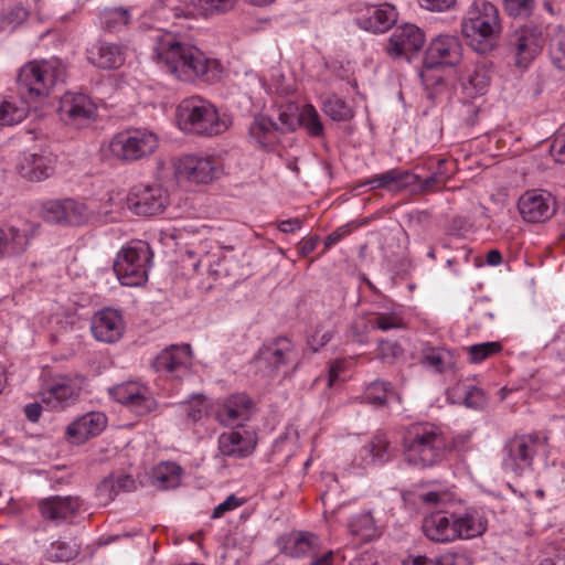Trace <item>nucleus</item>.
I'll return each instance as SVG.
<instances>
[{
  "label": "nucleus",
  "mask_w": 565,
  "mask_h": 565,
  "mask_svg": "<svg viewBox=\"0 0 565 565\" xmlns=\"http://www.w3.org/2000/svg\"><path fill=\"white\" fill-rule=\"evenodd\" d=\"M459 439H449L441 426L431 422H416L405 427L402 455L405 463L415 469L440 466L456 448Z\"/></svg>",
  "instance_id": "obj_1"
},
{
  "label": "nucleus",
  "mask_w": 565,
  "mask_h": 565,
  "mask_svg": "<svg viewBox=\"0 0 565 565\" xmlns=\"http://www.w3.org/2000/svg\"><path fill=\"white\" fill-rule=\"evenodd\" d=\"M154 52L166 71L180 81L192 82L200 78L214 83L221 77L222 65L218 61L207 58L196 46L171 35L160 39Z\"/></svg>",
  "instance_id": "obj_2"
},
{
  "label": "nucleus",
  "mask_w": 565,
  "mask_h": 565,
  "mask_svg": "<svg viewBox=\"0 0 565 565\" xmlns=\"http://www.w3.org/2000/svg\"><path fill=\"white\" fill-rule=\"evenodd\" d=\"M461 31L469 46L486 54L493 50L502 31L498 8L486 0H475Z\"/></svg>",
  "instance_id": "obj_3"
},
{
  "label": "nucleus",
  "mask_w": 565,
  "mask_h": 565,
  "mask_svg": "<svg viewBox=\"0 0 565 565\" xmlns=\"http://www.w3.org/2000/svg\"><path fill=\"white\" fill-rule=\"evenodd\" d=\"M177 118L183 131L199 136H215L227 129L215 107L199 96L182 100L177 108Z\"/></svg>",
  "instance_id": "obj_4"
},
{
  "label": "nucleus",
  "mask_w": 565,
  "mask_h": 565,
  "mask_svg": "<svg viewBox=\"0 0 565 565\" xmlns=\"http://www.w3.org/2000/svg\"><path fill=\"white\" fill-rule=\"evenodd\" d=\"M65 77V66L57 60L29 62L18 74V84L30 96L44 97Z\"/></svg>",
  "instance_id": "obj_5"
},
{
  "label": "nucleus",
  "mask_w": 565,
  "mask_h": 565,
  "mask_svg": "<svg viewBox=\"0 0 565 565\" xmlns=\"http://www.w3.org/2000/svg\"><path fill=\"white\" fill-rule=\"evenodd\" d=\"M158 147V137L145 128L128 129L116 134L109 141L110 154L121 161L132 162L149 157Z\"/></svg>",
  "instance_id": "obj_6"
},
{
  "label": "nucleus",
  "mask_w": 565,
  "mask_h": 565,
  "mask_svg": "<svg viewBox=\"0 0 565 565\" xmlns=\"http://www.w3.org/2000/svg\"><path fill=\"white\" fill-rule=\"evenodd\" d=\"M151 257L150 248L145 243L122 248L114 264L119 281L130 287L143 285L148 279Z\"/></svg>",
  "instance_id": "obj_7"
},
{
  "label": "nucleus",
  "mask_w": 565,
  "mask_h": 565,
  "mask_svg": "<svg viewBox=\"0 0 565 565\" xmlns=\"http://www.w3.org/2000/svg\"><path fill=\"white\" fill-rule=\"evenodd\" d=\"M548 437L542 433H531L514 436L507 445V457L503 460L505 469L521 475L522 471L532 466L535 455L546 452Z\"/></svg>",
  "instance_id": "obj_8"
},
{
  "label": "nucleus",
  "mask_w": 565,
  "mask_h": 565,
  "mask_svg": "<svg viewBox=\"0 0 565 565\" xmlns=\"http://www.w3.org/2000/svg\"><path fill=\"white\" fill-rule=\"evenodd\" d=\"M84 383L85 379L79 375H55L42 388L41 403L50 409L63 411L78 399Z\"/></svg>",
  "instance_id": "obj_9"
},
{
  "label": "nucleus",
  "mask_w": 565,
  "mask_h": 565,
  "mask_svg": "<svg viewBox=\"0 0 565 565\" xmlns=\"http://www.w3.org/2000/svg\"><path fill=\"white\" fill-rule=\"evenodd\" d=\"M237 0H199L193 1L168 0L166 9L170 11L173 19L195 20L199 15L212 18L232 11Z\"/></svg>",
  "instance_id": "obj_10"
},
{
  "label": "nucleus",
  "mask_w": 565,
  "mask_h": 565,
  "mask_svg": "<svg viewBox=\"0 0 565 565\" xmlns=\"http://www.w3.org/2000/svg\"><path fill=\"white\" fill-rule=\"evenodd\" d=\"M57 113L65 125L82 128L94 120L96 106L87 95L68 92L61 97Z\"/></svg>",
  "instance_id": "obj_11"
},
{
  "label": "nucleus",
  "mask_w": 565,
  "mask_h": 565,
  "mask_svg": "<svg viewBox=\"0 0 565 565\" xmlns=\"http://www.w3.org/2000/svg\"><path fill=\"white\" fill-rule=\"evenodd\" d=\"M127 204L135 214L151 216L166 209L168 194L159 184H138L130 190Z\"/></svg>",
  "instance_id": "obj_12"
},
{
  "label": "nucleus",
  "mask_w": 565,
  "mask_h": 565,
  "mask_svg": "<svg viewBox=\"0 0 565 565\" xmlns=\"http://www.w3.org/2000/svg\"><path fill=\"white\" fill-rule=\"evenodd\" d=\"M510 43L514 49L515 65L520 68H526L541 52L544 38L541 28L524 25L514 32Z\"/></svg>",
  "instance_id": "obj_13"
},
{
  "label": "nucleus",
  "mask_w": 565,
  "mask_h": 565,
  "mask_svg": "<svg viewBox=\"0 0 565 565\" xmlns=\"http://www.w3.org/2000/svg\"><path fill=\"white\" fill-rule=\"evenodd\" d=\"M216 171L217 161L211 156L188 154L174 164V173L179 181L207 183L214 179Z\"/></svg>",
  "instance_id": "obj_14"
},
{
  "label": "nucleus",
  "mask_w": 565,
  "mask_h": 565,
  "mask_svg": "<svg viewBox=\"0 0 565 565\" xmlns=\"http://www.w3.org/2000/svg\"><path fill=\"white\" fill-rule=\"evenodd\" d=\"M518 207L524 221L541 223L555 214L556 201L547 191L530 190L521 195Z\"/></svg>",
  "instance_id": "obj_15"
},
{
  "label": "nucleus",
  "mask_w": 565,
  "mask_h": 565,
  "mask_svg": "<svg viewBox=\"0 0 565 565\" xmlns=\"http://www.w3.org/2000/svg\"><path fill=\"white\" fill-rule=\"evenodd\" d=\"M462 57V45L459 38L454 35H438L428 45L424 65L428 68L439 66H455Z\"/></svg>",
  "instance_id": "obj_16"
},
{
  "label": "nucleus",
  "mask_w": 565,
  "mask_h": 565,
  "mask_svg": "<svg viewBox=\"0 0 565 565\" xmlns=\"http://www.w3.org/2000/svg\"><path fill=\"white\" fill-rule=\"evenodd\" d=\"M109 393L118 403L139 416L150 413L157 405L149 390L136 382L119 384L110 388Z\"/></svg>",
  "instance_id": "obj_17"
},
{
  "label": "nucleus",
  "mask_w": 565,
  "mask_h": 565,
  "mask_svg": "<svg viewBox=\"0 0 565 565\" xmlns=\"http://www.w3.org/2000/svg\"><path fill=\"white\" fill-rule=\"evenodd\" d=\"M90 330L97 341L115 343L124 334L125 322L118 310L105 308L93 316Z\"/></svg>",
  "instance_id": "obj_18"
},
{
  "label": "nucleus",
  "mask_w": 565,
  "mask_h": 565,
  "mask_svg": "<svg viewBox=\"0 0 565 565\" xmlns=\"http://www.w3.org/2000/svg\"><path fill=\"white\" fill-rule=\"evenodd\" d=\"M82 501L78 497L52 495L39 502V511L44 520L54 523L67 522L78 513Z\"/></svg>",
  "instance_id": "obj_19"
},
{
  "label": "nucleus",
  "mask_w": 565,
  "mask_h": 565,
  "mask_svg": "<svg viewBox=\"0 0 565 565\" xmlns=\"http://www.w3.org/2000/svg\"><path fill=\"white\" fill-rule=\"evenodd\" d=\"M425 43L424 32L414 24L397 26L388 40L387 53L393 57L419 51Z\"/></svg>",
  "instance_id": "obj_20"
},
{
  "label": "nucleus",
  "mask_w": 565,
  "mask_h": 565,
  "mask_svg": "<svg viewBox=\"0 0 565 565\" xmlns=\"http://www.w3.org/2000/svg\"><path fill=\"white\" fill-rule=\"evenodd\" d=\"M191 362L189 344L171 345L161 351L153 362L157 372L180 377L188 372Z\"/></svg>",
  "instance_id": "obj_21"
},
{
  "label": "nucleus",
  "mask_w": 565,
  "mask_h": 565,
  "mask_svg": "<svg viewBox=\"0 0 565 565\" xmlns=\"http://www.w3.org/2000/svg\"><path fill=\"white\" fill-rule=\"evenodd\" d=\"M258 362L268 364L271 369L277 370L298 359L297 351L292 342L284 337L276 338L264 344L256 356Z\"/></svg>",
  "instance_id": "obj_22"
},
{
  "label": "nucleus",
  "mask_w": 565,
  "mask_h": 565,
  "mask_svg": "<svg viewBox=\"0 0 565 565\" xmlns=\"http://www.w3.org/2000/svg\"><path fill=\"white\" fill-rule=\"evenodd\" d=\"M107 426V417L100 412H89L66 428V436L75 444H83L103 433Z\"/></svg>",
  "instance_id": "obj_23"
},
{
  "label": "nucleus",
  "mask_w": 565,
  "mask_h": 565,
  "mask_svg": "<svg viewBox=\"0 0 565 565\" xmlns=\"http://www.w3.org/2000/svg\"><path fill=\"white\" fill-rule=\"evenodd\" d=\"M253 402L246 394L230 396L217 409L216 417L224 426H242L250 417Z\"/></svg>",
  "instance_id": "obj_24"
},
{
  "label": "nucleus",
  "mask_w": 565,
  "mask_h": 565,
  "mask_svg": "<svg viewBox=\"0 0 565 565\" xmlns=\"http://www.w3.org/2000/svg\"><path fill=\"white\" fill-rule=\"evenodd\" d=\"M218 450L225 457L245 458L256 447L255 435L248 430H231L218 436Z\"/></svg>",
  "instance_id": "obj_25"
},
{
  "label": "nucleus",
  "mask_w": 565,
  "mask_h": 565,
  "mask_svg": "<svg viewBox=\"0 0 565 565\" xmlns=\"http://www.w3.org/2000/svg\"><path fill=\"white\" fill-rule=\"evenodd\" d=\"M55 158L44 153H23L18 163V171L22 178L40 182L54 173Z\"/></svg>",
  "instance_id": "obj_26"
},
{
  "label": "nucleus",
  "mask_w": 565,
  "mask_h": 565,
  "mask_svg": "<svg viewBox=\"0 0 565 565\" xmlns=\"http://www.w3.org/2000/svg\"><path fill=\"white\" fill-rule=\"evenodd\" d=\"M454 541L471 540L481 536L488 526L484 515L476 509H467L461 513H452Z\"/></svg>",
  "instance_id": "obj_27"
},
{
  "label": "nucleus",
  "mask_w": 565,
  "mask_h": 565,
  "mask_svg": "<svg viewBox=\"0 0 565 565\" xmlns=\"http://www.w3.org/2000/svg\"><path fill=\"white\" fill-rule=\"evenodd\" d=\"M422 531L431 542L441 544L455 542L452 513L436 511L425 515L422 522Z\"/></svg>",
  "instance_id": "obj_28"
},
{
  "label": "nucleus",
  "mask_w": 565,
  "mask_h": 565,
  "mask_svg": "<svg viewBox=\"0 0 565 565\" xmlns=\"http://www.w3.org/2000/svg\"><path fill=\"white\" fill-rule=\"evenodd\" d=\"M397 21V11L394 6L383 3L380 6H369L366 13L358 19V24L373 33H384L388 31Z\"/></svg>",
  "instance_id": "obj_29"
},
{
  "label": "nucleus",
  "mask_w": 565,
  "mask_h": 565,
  "mask_svg": "<svg viewBox=\"0 0 565 565\" xmlns=\"http://www.w3.org/2000/svg\"><path fill=\"white\" fill-rule=\"evenodd\" d=\"M427 164L431 173L425 179L419 177V181L416 182V189H413L415 193L438 191L452 175V169L449 168L452 163L447 159H429Z\"/></svg>",
  "instance_id": "obj_30"
},
{
  "label": "nucleus",
  "mask_w": 565,
  "mask_h": 565,
  "mask_svg": "<svg viewBox=\"0 0 565 565\" xmlns=\"http://www.w3.org/2000/svg\"><path fill=\"white\" fill-rule=\"evenodd\" d=\"M88 61L96 67L113 70L124 64L125 54L119 45L100 42L88 51Z\"/></svg>",
  "instance_id": "obj_31"
},
{
  "label": "nucleus",
  "mask_w": 565,
  "mask_h": 565,
  "mask_svg": "<svg viewBox=\"0 0 565 565\" xmlns=\"http://www.w3.org/2000/svg\"><path fill=\"white\" fill-rule=\"evenodd\" d=\"M461 88L466 97L475 98L483 95L490 84L489 70L484 64L467 68L460 77Z\"/></svg>",
  "instance_id": "obj_32"
},
{
  "label": "nucleus",
  "mask_w": 565,
  "mask_h": 565,
  "mask_svg": "<svg viewBox=\"0 0 565 565\" xmlns=\"http://www.w3.org/2000/svg\"><path fill=\"white\" fill-rule=\"evenodd\" d=\"M137 489L136 480L129 475H111L97 487V493L105 502L111 501L120 492H131Z\"/></svg>",
  "instance_id": "obj_33"
},
{
  "label": "nucleus",
  "mask_w": 565,
  "mask_h": 565,
  "mask_svg": "<svg viewBox=\"0 0 565 565\" xmlns=\"http://www.w3.org/2000/svg\"><path fill=\"white\" fill-rule=\"evenodd\" d=\"M318 548V537L310 533L290 534L284 545V553L291 557L315 556Z\"/></svg>",
  "instance_id": "obj_34"
},
{
  "label": "nucleus",
  "mask_w": 565,
  "mask_h": 565,
  "mask_svg": "<svg viewBox=\"0 0 565 565\" xmlns=\"http://www.w3.org/2000/svg\"><path fill=\"white\" fill-rule=\"evenodd\" d=\"M29 113L28 104L18 97H0V125L13 126L21 122Z\"/></svg>",
  "instance_id": "obj_35"
},
{
  "label": "nucleus",
  "mask_w": 565,
  "mask_h": 565,
  "mask_svg": "<svg viewBox=\"0 0 565 565\" xmlns=\"http://www.w3.org/2000/svg\"><path fill=\"white\" fill-rule=\"evenodd\" d=\"M26 235L15 227H0V258L23 253L28 246Z\"/></svg>",
  "instance_id": "obj_36"
},
{
  "label": "nucleus",
  "mask_w": 565,
  "mask_h": 565,
  "mask_svg": "<svg viewBox=\"0 0 565 565\" xmlns=\"http://www.w3.org/2000/svg\"><path fill=\"white\" fill-rule=\"evenodd\" d=\"M420 362L424 366L437 373H443L455 364L451 352L443 348L424 349Z\"/></svg>",
  "instance_id": "obj_37"
},
{
  "label": "nucleus",
  "mask_w": 565,
  "mask_h": 565,
  "mask_svg": "<svg viewBox=\"0 0 565 565\" xmlns=\"http://www.w3.org/2000/svg\"><path fill=\"white\" fill-rule=\"evenodd\" d=\"M361 455L369 457L365 465L385 462L390 459V440L384 435H376L361 448Z\"/></svg>",
  "instance_id": "obj_38"
},
{
  "label": "nucleus",
  "mask_w": 565,
  "mask_h": 565,
  "mask_svg": "<svg viewBox=\"0 0 565 565\" xmlns=\"http://www.w3.org/2000/svg\"><path fill=\"white\" fill-rule=\"evenodd\" d=\"M182 469L175 462H162L153 471V480L160 489H173L180 484Z\"/></svg>",
  "instance_id": "obj_39"
},
{
  "label": "nucleus",
  "mask_w": 565,
  "mask_h": 565,
  "mask_svg": "<svg viewBox=\"0 0 565 565\" xmlns=\"http://www.w3.org/2000/svg\"><path fill=\"white\" fill-rule=\"evenodd\" d=\"M322 110L334 121H347L354 116L352 107L334 94L326 96Z\"/></svg>",
  "instance_id": "obj_40"
},
{
  "label": "nucleus",
  "mask_w": 565,
  "mask_h": 565,
  "mask_svg": "<svg viewBox=\"0 0 565 565\" xmlns=\"http://www.w3.org/2000/svg\"><path fill=\"white\" fill-rule=\"evenodd\" d=\"M349 531L362 542L371 541L375 536V523L370 512L353 516L349 523Z\"/></svg>",
  "instance_id": "obj_41"
},
{
  "label": "nucleus",
  "mask_w": 565,
  "mask_h": 565,
  "mask_svg": "<svg viewBox=\"0 0 565 565\" xmlns=\"http://www.w3.org/2000/svg\"><path fill=\"white\" fill-rule=\"evenodd\" d=\"M276 124L266 116H258L249 127L250 136L262 146L266 147L273 142V134Z\"/></svg>",
  "instance_id": "obj_42"
},
{
  "label": "nucleus",
  "mask_w": 565,
  "mask_h": 565,
  "mask_svg": "<svg viewBox=\"0 0 565 565\" xmlns=\"http://www.w3.org/2000/svg\"><path fill=\"white\" fill-rule=\"evenodd\" d=\"M298 121L311 137L323 135V125L320 116L311 104H307L301 108Z\"/></svg>",
  "instance_id": "obj_43"
},
{
  "label": "nucleus",
  "mask_w": 565,
  "mask_h": 565,
  "mask_svg": "<svg viewBox=\"0 0 565 565\" xmlns=\"http://www.w3.org/2000/svg\"><path fill=\"white\" fill-rule=\"evenodd\" d=\"M65 224L82 225L89 220L90 212L85 203L73 199L63 200Z\"/></svg>",
  "instance_id": "obj_44"
},
{
  "label": "nucleus",
  "mask_w": 565,
  "mask_h": 565,
  "mask_svg": "<svg viewBox=\"0 0 565 565\" xmlns=\"http://www.w3.org/2000/svg\"><path fill=\"white\" fill-rule=\"evenodd\" d=\"M130 21V14L126 9H105L100 14V22L105 29L116 32L126 26Z\"/></svg>",
  "instance_id": "obj_45"
},
{
  "label": "nucleus",
  "mask_w": 565,
  "mask_h": 565,
  "mask_svg": "<svg viewBox=\"0 0 565 565\" xmlns=\"http://www.w3.org/2000/svg\"><path fill=\"white\" fill-rule=\"evenodd\" d=\"M550 57L556 68L565 71V26H559L552 36Z\"/></svg>",
  "instance_id": "obj_46"
},
{
  "label": "nucleus",
  "mask_w": 565,
  "mask_h": 565,
  "mask_svg": "<svg viewBox=\"0 0 565 565\" xmlns=\"http://www.w3.org/2000/svg\"><path fill=\"white\" fill-rule=\"evenodd\" d=\"M404 353L403 347L397 341L381 339L377 342L376 356L384 364H395Z\"/></svg>",
  "instance_id": "obj_47"
},
{
  "label": "nucleus",
  "mask_w": 565,
  "mask_h": 565,
  "mask_svg": "<svg viewBox=\"0 0 565 565\" xmlns=\"http://www.w3.org/2000/svg\"><path fill=\"white\" fill-rule=\"evenodd\" d=\"M78 546L64 541H55L45 552L46 559L51 562H68L78 554Z\"/></svg>",
  "instance_id": "obj_48"
},
{
  "label": "nucleus",
  "mask_w": 565,
  "mask_h": 565,
  "mask_svg": "<svg viewBox=\"0 0 565 565\" xmlns=\"http://www.w3.org/2000/svg\"><path fill=\"white\" fill-rule=\"evenodd\" d=\"M28 19V11L22 6H12L2 10L0 14V29L12 31Z\"/></svg>",
  "instance_id": "obj_49"
},
{
  "label": "nucleus",
  "mask_w": 565,
  "mask_h": 565,
  "mask_svg": "<svg viewBox=\"0 0 565 565\" xmlns=\"http://www.w3.org/2000/svg\"><path fill=\"white\" fill-rule=\"evenodd\" d=\"M387 172L390 189L393 190H402L407 188H412L413 190L416 189V182L419 181V175L408 170L394 168L387 170Z\"/></svg>",
  "instance_id": "obj_50"
},
{
  "label": "nucleus",
  "mask_w": 565,
  "mask_h": 565,
  "mask_svg": "<svg viewBox=\"0 0 565 565\" xmlns=\"http://www.w3.org/2000/svg\"><path fill=\"white\" fill-rule=\"evenodd\" d=\"M502 350L500 342H483L470 345L468 348V355L470 363H481L484 360L498 354Z\"/></svg>",
  "instance_id": "obj_51"
},
{
  "label": "nucleus",
  "mask_w": 565,
  "mask_h": 565,
  "mask_svg": "<svg viewBox=\"0 0 565 565\" xmlns=\"http://www.w3.org/2000/svg\"><path fill=\"white\" fill-rule=\"evenodd\" d=\"M391 388L392 385L387 382L374 381L366 387L364 398L371 405L383 406L387 402Z\"/></svg>",
  "instance_id": "obj_52"
},
{
  "label": "nucleus",
  "mask_w": 565,
  "mask_h": 565,
  "mask_svg": "<svg viewBox=\"0 0 565 565\" xmlns=\"http://www.w3.org/2000/svg\"><path fill=\"white\" fill-rule=\"evenodd\" d=\"M370 324L373 329L381 331L402 329L405 327L402 316L396 312L374 313L373 318L370 320Z\"/></svg>",
  "instance_id": "obj_53"
},
{
  "label": "nucleus",
  "mask_w": 565,
  "mask_h": 565,
  "mask_svg": "<svg viewBox=\"0 0 565 565\" xmlns=\"http://www.w3.org/2000/svg\"><path fill=\"white\" fill-rule=\"evenodd\" d=\"M42 217L51 223L65 224L63 200L47 201L41 209Z\"/></svg>",
  "instance_id": "obj_54"
},
{
  "label": "nucleus",
  "mask_w": 565,
  "mask_h": 565,
  "mask_svg": "<svg viewBox=\"0 0 565 565\" xmlns=\"http://www.w3.org/2000/svg\"><path fill=\"white\" fill-rule=\"evenodd\" d=\"M504 9L511 17H529L535 6L534 0H503Z\"/></svg>",
  "instance_id": "obj_55"
},
{
  "label": "nucleus",
  "mask_w": 565,
  "mask_h": 565,
  "mask_svg": "<svg viewBox=\"0 0 565 565\" xmlns=\"http://www.w3.org/2000/svg\"><path fill=\"white\" fill-rule=\"evenodd\" d=\"M486 403L484 393L477 386H469L465 391V404L470 408H481Z\"/></svg>",
  "instance_id": "obj_56"
},
{
  "label": "nucleus",
  "mask_w": 565,
  "mask_h": 565,
  "mask_svg": "<svg viewBox=\"0 0 565 565\" xmlns=\"http://www.w3.org/2000/svg\"><path fill=\"white\" fill-rule=\"evenodd\" d=\"M244 503V499L236 497L235 494L228 495L222 503L214 508L212 513L213 519L222 518L226 512L237 509Z\"/></svg>",
  "instance_id": "obj_57"
},
{
  "label": "nucleus",
  "mask_w": 565,
  "mask_h": 565,
  "mask_svg": "<svg viewBox=\"0 0 565 565\" xmlns=\"http://www.w3.org/2000/svg\"><path fill=\"white\" fill-rule=\"evenodd\" d=\"M550 153L556 162L565 164V135H558L554 138Z\"/></svg>",
  "instance_id": "obj_58"
},
{
  "label": "nucleus",
  "mask_w": 565,
  "mask_h": 565,
  "mask_svg": "<svg viewBox=\"0 0 565 565\" xmlns=\"http://www.w3.org/2000/svg\"><path fill=\"white\" fill-rule=\"evenodd\" d=\"M185 407L186 417L193 423L202 419L206 415V406L203 401H195L188 404Z\"/></svg>",
  "instance_id": "obj_59"
},
{
  "label": "nucleus",
  "mask_w": 565,
  "mask_h": 565,
  "mask_svg": "<svg viewBox=\"0 0 565 565\" xmlns=\"http://www.w3.org/2000/svg\"><path fill=\"white\" fill-rule=\"evenodd\" d=\"M435 68H428L425 66V70L420 73L422 83L426 89L441 86L444 84V79L440 75L434 74Z\"/></svg>",
  "instance_id": "obj_60"
},
{
  "label": "nucleus",
  "mask_w": 565,
  "mask_h": 565,
  "mask_svg": "<svg viewBox=\"0 0 565 565\" xmlns=\"http://www.w3.org/2000/svg\"><path fill=\"white\" fill-rule=\"evenodd\" d=\"M405 565H452L448 557H435L428 558L423 555H418L405 562Z\"/></svg>",
  "instance_id": "obj_61"
},
{
  "label": "nucleus",
  "mask_w": 565,
  "mask_h": 565,
  "mask_svg": "<svg viewBox=\"0 0 565 565\" xmlns=\"http://www.w3.org/2000/svg\"><path fill=\"white\" fill-rule=\"evenodd\" d=\"M456 0H418L419 6L429 11H445L455 4Z\"/></svg>",
  "instance_id": "obj_62"
},
{
  "label": "nucleus",
  "mask_w": 565,
  "mask_h": 565,
  "mask_svg": "<svg viewBox=\"0 0 565 565\" xmlns=\"http://www.w3.org/2000/svg\"><path fill=\"white\" fill-rule=\"evenodd\" d=\"M318 242L319 238L317 236L301 239L298 244L299 254L302 257H307L316 249Z\"/></svg>",
  "instance_id": "obj_63"
},
{
  "label": "nucleus",
  "mask_w": 565,
  "mask_h": 565,
  "mask_svg": "<svg viewBox=\"0 0 565 565\" xmlns=\"http://www.w3.org/2000/svg\"><path fill=\"white\" fill-rule=\"evenodd\" d=\"M365 184L372 186V189H390L388 172L375 174L365 181Z\"/></svg>",
  "instance_id": "obj_64"
}]
</instances>
